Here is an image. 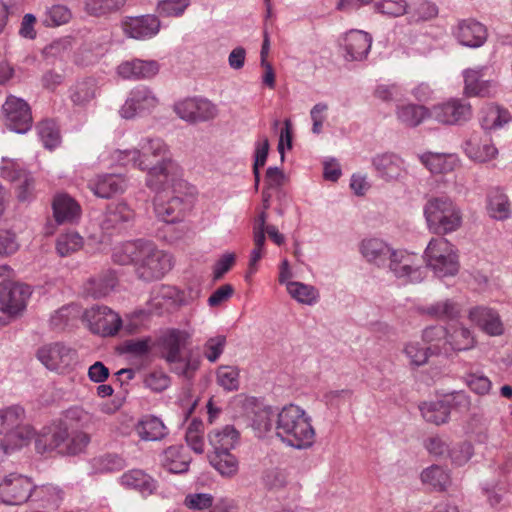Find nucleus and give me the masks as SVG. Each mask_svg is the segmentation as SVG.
<instances>
[{
    "label": "nucleus",
    "mask_w": 512,
    "mask_h": 512,
    "mask_svg": "<svg viewBox=\"0 0 512 512\" xmlns=\"http://www.w3.org/2000/svg\"><path fill=\"white\" fill-rule=\"evenodd\" d=\"M139 149L119 151L118 160L123 165L133 163L147 170L146 186L153 191L164 190L178 176L179 166L170 159L167 145L161 138H142Z\"/></svg>",
    "instance_id": "nucleus-1"
},
{
    "label": "nucleus",
    "mask_w": 512,
    "mask_h": 512,
    "mask_svg": "<svg viewBox=\"0 0 512 512\" xmlns=\"http://www.w3.org/2000/svg\"><path fill=\"white\" fill-rule=\"evenodd\" d=\"M113 259L120 265L132 264L137 277L151 282L161 279L172 267L171 256L150 241L137 240L116 247Z\"/></svg>",
    "instance_id": "nucleus-2"
},
{
    "label": "nucleus",
    "mask_w": 512,
    "mask_h": 512,
    "mask_svg": "<svg viewBox=\"0 0 512 512\" xmlns=\"http://www.w3.org/2000/svg\"><path fill=\"white\" fill-rule=\"evenodd\" d=\"M275 434L283 443L296 449H307L315 441L311 418L305 410L293 404L277 412Z\"/></svg>",
    "instance_id": "nucleus-3"
},
{
    "label": "nucleus",
    "mask_w": 512,
    "mask_h": 512,
    "mask_svg": "<svg viewBox=\"0 0 512 512\" xmlns=\"http://www.w3.org/2000/svg\"><path fill=\"white\" fill-rule=\"evenodd\" d=\"M188 339L189 334L186 331L169 329L158 339V345L161 348V357L170 366V371L190 381L200 368L201 359L192 351L182 353Z\"/></svg>",
    "instance_id": "nucleus-4"
},
{
    "label": "nucleus",
    "mask_w": 512,
    "mask_h": 512,
    "mask_svg": "<svg viewBox=\"0 0 512 512\" xmlns=\"http://www.w3.org/2000/svg\"><path fill=\"white\" fill-rule=\"evenodd\" d=\"M89 442L88 434L69 433L67 422L60 420L43 429L35 441V447L39 453L56 450L59 454L75 455L82 452Z\"/></svg>",
    "instance_id": "nucleus-5"
},
{
    "label": "nucleus",
    "mask_w": 512,
    "mask_h": 512,
    "mask_svg": "<svg viewBox=\"0 0 512 512\" xmlns=\"http://www.w3.org/2000/svg\"><path fill=\"white\" fill-rule=\"evenodd\" d=\"M172 185L171 191H166L165 195L156 191L157 195L154 198V212L156 217L168 224H173L181 221L186 212L193 206V192L188 191V184L182 180L170 181Z\"/></svg>",
    "instance_id": "nucleus-6"
},
{
    "label": "nucleus",
    "mask_w": 512,
    "mask_h": 512,
    "mask_svg": "<svg viewBox=\"0 0 512 512\" xmlns=\"http://www.w3.org/2000/svg\"><path fill=\"white\" fill-rule=\"evenodd\" d=\"M430 231L444 235L457 230L462 223L460 208L447 196L432 197L424 206Z\"/></svg>",
    "instance_id": "nucleus-7"
},
{
    "label": "nucleus",
    "mask_w": 512,
    "mask_h": 512,
    "mask_svg": "<svg viewBox=\"0 0 512 512\" xmlns=\"http://www.w3.org/2000/svg\"><path fill=\"white\" fill-rule=\"evenodd\" d=\"M425 259L437 277L454 276L459 270L454 246L445 238H433L426 250Z\"/></svg>",
    "instance_id": "nucleus-8"
},
{
    "label": "nucleus",
    "mask_w": 512,
    "mask_h": 512,
    "mask_svg": "<svg viewBox=\"0 0 512 512\" xmlns=\"http://www.w3.org/2000/svg\"><path fill=\"white\" fill-rule=\"evenodd\" d=\"M89 330L101 336H114L122 326L121 317L107 306L94 305L82 313Z\"/></svg>",
    "instance_id": "nucleus-9"
},
{
    "label": "nucleus",
    "mask_w": 512,
    "mask_h": 512,
    "mask_svg": "<svg viewBox=\"0 0 512 512\" xmlns=\"http://www.w3.org/2000/svg\"><path fill=\"white\" fill-rule=\"evenodd\" d=\"M35 489L30 478L11 473L0 483V499L8 505H21L29 500Z\"/></svg>",
    "instance_id": "nucleus-10"
},
{
    "label": "nucleus",
    "mask_w": 512,
    "mask_h": 512,
    "mask_svg": "<svg viewBox=\"0 0 512 512\" xmlns=\"http://www.w3.org/2000/svg\"><path fill=\"white\" fill-rule=\"evenodd\" d=\"M24 418L25 411L19 405L0 410V434H6L8 441L14 436L18 437L16 443H21L22 446L34 435V430L30 426H21Z\"/></svg>",
    "instance_id": "nucleus-11"
},
{
    "label": "nucleus",
    "mask_w": 512,
    "mask_h": 512,
    "mask_svg": "<svg viewBox=\"0 0 512 512\" xmlns=\"http://www.w3.org/2000/svg\"><path fill=\"white\" fill-rule=\"evenodd\" d=\"M158 105V98L147 86H137L129 93L119 113L122 118L132 119L151 113Z\"/></svg>",
    "instance_id": "nucleus-12"
},
{
    "label": "nucleus",
    "mask_w": 512,
    "mask_h": 512,
    "mask_svg": "<svg viewBox=\"0 0 512 512\" xmlns=\"http://www.w3.org/2000/svg\"><path fill=\"white\" fill-rule=\"evenodd\" d=\"M6 126L19 134H24L32 127V114L26 101L15 96L7 97L2 106Z\"/></svg>",
    "instance_id": "nucleus-13"
},
{
    "label": "nucleus",
    "mask_w": 512,
    "mask_h": 512,
    "mask_svg": "<svg viewBox=\"0 0 512 512\" xmlns=\"http://www.w3.org/2000/svg\"><path fill=\"white\" fill-rule=\"evenodd\" d=\"M472 116V108L464 99H450L435 105L430 110V117L445 125H461Z\"/></svg>",
    "instance_id": "nucleus-14"
},
{
    "label": "nucleus",
    "mask_w": 512,
    "mask_h": 512,
    "mask_svg": "<svg viewBox=\"0 0 512 512\" xmlns=\"http://www.w3.org/2000/svg\"><path fill=\"white\" fill-rule=\"evenodd\" d=\"M386 267L405 283H420L426 277V269L416 265L413 256L405 251L394 250Z\"/></svg>",
    "instance_id": "nucleus-15"
},
{
    "label": "nucleus",
    "mask_w": 512,
    "mask_h": 512,
    "mask_svg": "<svg viewBox=\"0 0 512 512\" xmlns=\"http://www.w3.org/2000/svg\"><path fill=\"white\" fill-rule=\"evenodd\" d=\"M174 111L181 119L191 123L209 121L218 114L216 105L202 98L179 101L174 105Z\"/></svg>",
    "instance_id": "nucleus-16"
},
{
    "label": "nucleus",
    "mask_w": 512,
    "mask_h": 512,
    "mask_svg": "<svg viewBox=\"0 0 512 512\" xmlns=\"http://www.w3.org/2000/svg\"><path fill=\"white\" fill-rule=\"evenodd\" d=\"M37 357L49 370L63 372L76 362L77 353L69 346L56 342L40 348Z\"/></svg>",
    "instance_id": "nucleus-17"
},
{
    "label": "nucleus",
    "mask_w": 512,
    "mask_h": 512,
    "mask_svg": "<svg viewBox=\"0 0 512 512\" xmlns=\"http://www.w3.org/2000/svg\"><path fill=\"white\" fill-rule=\"evenodd\" d=\"M1 176L16 184L17 199L20 202L30 201L34 195L35 181L31 173L10 161L1 168Z\"/></svg>",
    "instance_id": "nucleus-18"
},
{
    "label": "nucleus",
    "mask_w": 512,
    "mask_h": 512,
    "mask_svg": "<svg viewBox=\"0 0 512 512\" xmlns=\"http://www.w3.org/2000/svg\"><path fill=\"white\" fill-rule=\"evenodd\" d=\"M31 287L22 283H8L0 290L1 310L10 315H15L26 307V302L31 296Z\"/></svg>",
    "instance_id": "nucleus-19"
},
{
    "label": "nucleus",
    "mask_w": 512,
    "mask_h": 512,
    "mask_svg": "<svg viewBox=\"0 0 512 512\" xmlns=\"http://www.w3.org/2000/svg\"><path fill=\"white\" fill-rule=\"evenodd\" d=\"M345 59L348 61H361L365 59L371 49L372 37L361 30H350L345 34L342 42Z\"/></svg>",
    "instance_id": "nucleus-20"
},
{
    "label": "nucleus",
    "mask_w": 512,
    "mask_h": 512,
    "mask_svg": "<svg viewBox=\"0 0 512 512\" xmlns=\"http://www.w3.org/2000/svg\"><path fill=\"white\" fill-rule=\"evenodd\" d=\"M489 68L479 66L475 69H467L464 71V93L467 96L489 97L492 90L496 87L493 80L483 79L488 73Z\"/></svg>",
    "instance_id": "nucleus-21"
},
{
    "label": "nucleus",
    "mask_w": 512,
    "mask_h": 512,
    "mask_svg": "<svg viewBox=\"0 0 512 512\" xmlns=\"http://www.w3.org/2000/svg\"><path fill=\"white\" fill-rule=\"evenodd\" d=\"M159 72V64L155 60L133 59L122 62L117 67L118 75L125 80L150 79Z\"/></svg>",
    "instance_id": "nucleus-22"
},
{
    "label": "nucleus",
    "mask_w": 512,
    "mask_h": 512,
    "mask_svg": "<svg viewBox=\"0 0 512 512\" xmlns=\"http://www.w3.org/2000/svg\"><path fill=\"white\" fill-rule=\"evenodd\" d=\"M127 36L134 39H146L155 36L160 29V20L155 15L131 17L123 23Z\"/></svg>",
    "instance_id": "nucleus-23"
},
{
    "label": "nucleus",
    "mask_w": 512,
    "mask_h": 512,
    "mask_svg": "<svg viewBox=\"0 0 512 512\" xmlns=\"http://www.w3.org/2000/svg\"><path fill=\"white\" fill-rule=\"evenodd\" d=\"M372 165L376 175L384 181L398 180L404 169V161L394 153L378 154L372 159Z\"/></svg>",
    "instance_id": "nucleus-24"
},
{
    "label": "nucleus",
    "mask_w": 512,
    "mask_h": 512,
    "mask_svg": "<svg viewBox=\"0 0 512 512\" xmlns=\"http://www.w3.org/2000/svg\"><path fill=\"white\" fill-rule=\"evenodd\" d=\"M454 34L460 44L471 48L482 46L487 39L486 27L472 19L460 21Z\"/></svg>",
    "instance_id": "nucleus-25"
},
{
    "label": "nucleus",
    "mask_w": 512,
    "mask_h": 512,
    "mask_svg": "<svg viewBox=\"0 0 512 512\" xmlns=\"http://www.w3.org/2000/svg\"><path fill=\"white\" fill-rule=\"evenodd\" d=\"M444 346L437 352L443 356H450L452 352L469 350L474 347L475 340L470 330L466 327L453 325L447 328V337Z\"/></svg>",
    "instance_id": "nucleus-26"
},
{
    "label": "nucleus",
    "mask_w": 512,
    "mask_h": 512,
    "mask_svg": "<svg viewBox=\"0 0 512 512\" xmlns=\"http://www.w3.org/2000/svg\"><path fill=\"white\" fill-rule=\"evenodd\" d=\"M394 249L379 238L363 239L360 244V252L367 262L377 267H386Z\"/></svg>",
    "instance_id": "nucleus-27"
},
{
    "label": "nucleus",
    "mask_w": 512,
    "mask_h": 512,
    "mask_svg": "<svg viewBox=\"0 0 512 512\" xmlns=\"http://www.w3.org/2000/svg\"><path fill=\"white\" fill-rule=\"evenodd\" d=\"M133 209L125 202L113 203L107 207L102 228L104 230L119 229L134 220Z\"/></svg>",
    "instance_id": "nucleus-28"
},
{
    "label": "nucleus",
    "mask_w": 512,
    "mask_h": 512,
    "mask_svg": "<svg viewBox=\"0 0 512 512\" xmlns=\"http://www.w3.org/2000/svg\"><path fill=\"white\" fill-rule=\"evenodd\" d=\"M120 482L124 487L134 489L143 496L152 495L157 489V482L140 469H132L124 473L120 478Z\"/></svg>",
    "instance_id": "nucleus-29"
},
{
    "label": "nucleus",
    "mask_w": 512,
    "mask_h": 512,
    "mask_svg": "<svg viewBox=\"0 0 512 512\" xmlns=\"http://www.w3.org/2000/svg\"><path fill=\"white\" fill-rule=\"evenodd\" d=\"M53 215L58 224L72 223L80 216V206L66 194L57 195L52 204Z\"/></svg>",
    "instance_id": "nucleus-30"
},
{
    "label": "nucleus",
    "mask_w": 512,
    "mask_h": 512,
    "mask_svg": "<svg viewBox=\"0 0 512 512\" xmlns=\"http://www.w3.org/2000/svg\"><path fill=\"white\" fill-rule=\"evenodd\" d=\"M89 187L97 197L108 199L123 192L126 183L120 175L106 174L98 176L94 182L89 184Z\"/></svg>",
    "instance_id": "nucleus-31"
},
{
    "label": "nucleus",
    "mask_w": 512,
    "mask_h": 512,
    "mask_svg": "<svg viewBox=\"0 0 512 512\" xmlns=\"http://www.w3.org/2000/svg\"><path fill=\"white\" fill-rule=\"evenodd\" d=\"M465 154L472 160L487 162L497 155V149L489 139L481 140L477 135H472L464 143Z\"/></svg>",
    "instance_id": "nucleus-32"
},
{
    "label": "nucleus",
    "mask_w": 512,
    "mask_h": 512,
    "mask_svg": "<svg viewBox=\"0 0 512 512\" xmlns=\"http://www.w3.org/2000/svg\"><path fill=\"white\" fill-rule=\"evenodd\" d=\"M480 123L484 130H495L507 124L511 115L509 111L494 103L485 105L480 112Z\"/></svg>",
    "instance_id": "nucleus-33"
},
{
    "label": "nucleus",
    "mask_w": 512,
    "mask_h": 512,
    "mask_svg": "<svg viewBox=\"0 0 512 512\" xmlns=\"http://www.w3.org/2000/svg\"><path fill=\"white\" fill-rule=\"evenodd\" d=\"M117 277L114 272L106 271L97 277L87 281L84 286V292L93 298H102L107 296L116 286Z\"/></svg>",
    "instance_id": "nucleus-34"
},
{
    "label": "nucleus",
    "mask_w": 512,
    "mask_h": 512,
    "mask_svg": "<svg viewBox=\"0 0 512 512\" xmlns=\"http://www.w3.org/2000/svg\"><path fill=\"white\" fill-rule=\"evenodd\" d=\"M420 161L434 174L450 172L457 165L456 156L449 153L426 152L420 156Z\"/></svg>",
    "instance_id": "nucleus-35"
},
{
    "label": "nucleus",
    "mask_w": 512,
    "mask_h": 512,
    "mask_svg": "<svg viewBox=\"0 0 512 512\" xmlns=\"http://www.w3.org/2000/svg\"><path fill=\"white\" fill-rule=\"evenodd\" d=\"M419 409L424 420L435 425L446 423L450 417V404L444 400L423 402Z\"/></svg>",
    "instance_id": "nucleus-36"
},
{
    "label": "nucleus",
    "mask_w": 512,
    "mask_h": 512,
    "mask_svg": "<svg viewBox=\"0 0 512 512\" xmlns=\"http://www.w3.org/2000/svg\"><path fill=\"white\" fill-rule=\"evenodd\" d=\"M208 439L213 452L230 451L238 442L239 432L233 426L227 425L222 430L210 432Z\"/></svg>",
    "instance_id": "nucleus-37"
},
{
    "label": "nucleus",
    "mask_w": 512,
    "mask_h": 512,
    "mask_svg": "<svg viewBox=\"0 0 512 512\" xmlns=\"http://www.w3.org/2000/svg\"><path fill=\"white\" fill-rule=\"evenodd\" d=\"M182 446H170L163 454V466L171 473L181 474L188 471L190 457L183 453Z\"/></svg>",
    "instance_id": "nucleus-38"
},
{
    "label": "nucleus",
    "mask_w": 512,
    "mask_h": 512,
    "mask_svg": "<svg viewBox=\"0 0 512 512\" xmlns=\"http://www.w3.org/2000/svg\"><path fill=\"white\" fill-rule=\"evenodd\" d=\"M277 412L270 406L258 407L253 412L251 426L256 435L261 438L268 432L274 430L276 425Z\"/></svg>",
    "instance_id": "nucleus-39"
},
{
    "label": "nucleus",
    "mask_w": 512,
    "mask_h": 512,
    "mask_svg": "<svg viewBox=\"0 0 512 512\" xmlns=\"http://www.w3.org/2000/svg\"><path fill=\"white\" fill-rule=\"evenodd\" d=\"M139 437L145 441H157L165 437L167 434L166 427L155 416L144 417L136 426Z\"/></svg>",
    "instance_id": "nucleus-40"
},
{
    "label": "nucleus",
    "mask_w": 512,
    "mask_h": 512,
    "mask_svg": "<svg viewBox=\"0 0 512 512\" xmlns=\"http://www.w3.org/2000/svg\"><path fill=\"white\" fill-rule=\"evenodd\" d=\"M397 119L407 127H416L430 117V110L423 105L407 104L397 107Z\"/></svg>",
    "instance_id": "nucleus-41"
},
{
    "label": "nucleus",
    "mask_w": 512,
    "mask_h": 512,
    "mask_svg": "<svg viewBox=\"0 0 512 512\" xmlns=\"http://www.w3.org/2000/svg\"><path fill=\"white\" fill-rule=\"evenodd\" d=\"M209 463L225 477L234 476L239 469L237 458L230 452H211L208 454Z\"/></svg>",
    "instance_id": "nucleus-42"
},
{
    "label": "nucleus",
    "mask_w": 512,
    "mask_h": 512,
    "mask_svg": "<svg viewBox=\"0 0 512 512\" xmlns=\"http://www.w3.org/2000/svg\"><path fill=\"white\" fill-rule=\"evenodd\" d=\"M471 315L477 319L479 325L489 335L496 336L502 334V322L494 310L481 307L473 311Z\"/></svg>",
    "instance_id": "nucleus-43"
},
{
    "label": "nucleus",
    "mask_w": 512,
    "mask_h": 512,
    "mask_svg": "<svg viewBox=\"0 0 512 512\" xmlns=\"http://www.w3.org/2000/svg\"><path fill=\"white\" fill-rule=\"evenodd\" d=\"M488 208L491 216L497 220L507 219L510 215L508 197L499 188L488 193Z\"/></svg>",
    "instance_id": "nucleus-44"
},
{
    "label": "nucleus",
    "mask_w": 512,
    "mask_h": 512,
    "mask_svg": "<svg viewBox=\"0 0 512 512\" xmlns=\"http://www.w3.org/2000/svg\"><path fill=\"white\" fill-rule=\"evenodd\" d=\"M96 83L93 79L77 82L70 90V98L75 105L83 106L94 99Z\"/></svg>",
    "instance_id": "nucleus-45"
},
{
    "label": "nucleus",
    "mask_w": 512,
    "mask_h": 512,
    "mask_svg": "<svg viewBox=\"0 0 512 512\" xmlns=\"http://www.w3.org/2000/svg\"><path fill=\"white\" fill-rule=\"evenodd\" d=\"M72 19V11L62 4H54L45 11L42 23L45 27H58L67 24Z\"/></svg>",
    "instance_id": "nucleus-46"
},
{
    "label": "nucleus",
    "mask_w": 512,
    "mask_h": 512,
    "mask_svg": "<svg viewBox=\"0 0 512 512\" xmlns=\"http://www.w3.org/2000/svg\"><path fill=\"white\" fill-rule=\"evenodd\" d=\"M420 310L423 314L440 320L452 319L458 314L456 304L449 299L422 307Z\"/></svg>",
    "instance_id": "nucleus-47"
},
{
    "label": "nucleus",
    "mask_w": 512,
    "mask_h": 512,
    "mask_svg": "<svg viewBox=\"0 0 512 512\" xmlns=\"http://www.w3.org/2000/svg\"><path fill=\"white\" fill-rule=\"evenodd\" d=\"M82 317L81 308L78 304L65 305L54 312L50 318V324L54 329H63L70 321Z\"/></svg>",
    "instance_id": "nucleus-48"
},
{
    "label": "nucleus",
    "mask_w": 512,
    "mask_h": 512,
    "mask_svg": "<svg viewBox=\"0 0 512 512\" xmlns=\"http://www.w3.org/2000/svg\"><path fill=\"white\" fill-rule=\"evenodd\" d=\"M216 382L226 391L239 389V369L235 366L221 365L216 371Z\"/></svg>",
    "instance_id": "nucleus-49"
},
{
    "label": "nucleus",
    "mask_w": 512,
    "mask_h": 512,
    "mask_svg": "<svg viewBox=\"0 0 512 512\" xmlns=\"http://www.w3.org/2000/svg\"><path fill=\"white\" fill-rule=\"evenodd\" d=\"M126 0H86L85 11L93 16H102L120 10Z\"/></svg>",
    "instance_id": "nucleus-50"
},
{
    "label": "nucleus",
    "mask_w": 512,
    "mask_h": 512,
    "mask_svg": "<svg viewBox=\"0 0 512 512\" xmlns=\"http://www.w3.org/2000/svg\"><path fill=\"white\" fill-rule=\"evenodd\" d=\"M287 290L294 299L303 304L312 305L318 298V292L313 286L301 282H287Z\"/></svg>",
    "instance_id": "nucleus-51"
},
{
    "label": "nucleus",
    "mask_w": 512,
    "mask_h": 512,
    "mask_svg": "<svg viewBox=\"0 0 512 512\" xmlns=\"http://www.w3.org/2000/svg\"><path fill=\"white\" fill-rule=\"evenodd\" d=\"M40 140L47 149H53L60 143V133L57 125L52 120L41 121L37 125Z\"/></svg>",
    "instance_id": "nucleus-52"
},
{
    "label": "nucleus",
    "mask_w": 512,
    "mask_h": 512,
    "mask_svg": "<svg viewBox=\"0 0 512 512\" xmlns=\"http://www.w3.org/2000/svg\"><path fill=\"white\" fill-rule=\"evenodd\" d=\"M447 337V328L443 326H430L423 330L422 339L425 343L429 344L428 348L431 350V354L441 355L437 351L442 349L444 341Z\"/></svg>",
    "instance_id": "nucleus-53"
},
{
    "label": "nucleus",
    "mask_w": 512,
    "mask_h": 512,
    "mask_svg": "<svg viewBox=\"0 0 512 512\" xmlns=\"http://www.w3.org/2000/svg\"><path fill=\"white\" fill-rule=\"evenodd\" d=\"M83 245V239L77 232H68L59 235L56 241V250L61 257H66L78 251Z\"/></svg>",
    "instance_id": "nucleus-54"
},
{
    "label": "nucleus",
    "mask_w": 512,
    "mask_h": 512,
    "mask_svg": "<svg viewBox=\"0 0 512 512\" xmlns=\"http://www.w3.org/2000/svg\"><path fill=\"white\" fill-rule=\"evenodd\" d=\"M464 381L469 389L478 395H487L492 388L491 380L482 371L467 372Z\"/></svg>",
    "instance_id": "nucleus-55"
},
{
    "label": "nucleus",
    "mask_w": 512,
    "mask_h": 512,
    "mask_svg": "<svg viewBox=\"0 0 512 512\" xmlns=\"http://www.w3.org/2000/svg\"><path fill=\"white\" fill-rule=\"evenodd\" d=\"M421 480L435 489L444 490L449 482V475L442 467L433 465L422 471Z\"/></svg>",
    "instance_id": "nucleus-56"
},
{
    "label": "nucleus",
    "mask_w": 512,
    "mask_h": 512,
    "mask_svg": "<svg viewBox=\"0 0 512 512\" xmlns=\"http://www.w3.org/2000/svg\"><path fill=\"white\" fill-rule=\"evenodd\" d=\"M404 353L409 359L410 365L419 367L427 363L432 355L428 347H423L419 342H410L405 345Z\"/></svg>",
    "instance_id": "nucleus-57"
},
{
    "label": "nucleus",
    "mask_w": 512,
    "mask_h": 512,
    "mask_svg": "<svg viewBox=\"0 0 512 512\" xmlns=\"http://www.w3.org/2000/svg\"><path fill=\"white\" fill-rule=\"evenodd\" d=\"M191 0H160L157 12L162 17H180L189 7Z\"/></svg>",
    "instance_id": "nucleus-58"
},
{
    "label": "nucleus",
    "mask_w": 512,
    "mask_h": 512,
    "mask_svg": "<svg viewBox=\"0 0 512 512\" xmlns=\"http://www.w3.org/2000/svg\"><path fill=\"white\" fill-rule=\"evenodd\" d=\"M375 11L390 16L399 17L407 12L406 0H374Z\"/></svg>",
    "instance_id": "nucleus-59"
},
{
    "label": "nucleus",
    "mask_w": 512,
    "mask_h": 512,
    "mask_svg": "<svg viewBox=\"0 0 512 512\" xmlns=\"http://www.w3.org/2000/svg\"><path fill=\"white\" fill-rule=\"evenodd\" d=\"M150 342L151 339L149 337L125 340L120 346V352L134 357H144L151 352Z\"/></svg>",
    "instance_id": "nucleus-60"
},
{
    "label": "nucleus",
    "mask_w": 512,
    "mask_h": 512,
    "mask_svg": "<svg viewBox=\"0 0 512 512\" xmlns=\"http://www.w3.org/2000/svg\"><path fill=\"white\" fill-rule=\"evenodd\" d=\"M171 384L170 376L162 370H154L146 374L144 385L155 393L165 391Z\"/></svg>",
    "instance_id": "nucleus-61"
},
{
    "label": "nucleus",
    "mask_w": 512,
    "mask_h": 512,
    "mask_svg": "<svg viewBox=\"0 0 512 512\" xmlns=\"http://www.w3.org/2000/svg\"><path fill=\"white\" fill-rule=\"evenodd\" d=\"M71 49V40L69 38H59L43 49V55L46 58L62 60L69 56Z\"/></svg>",
    "instance_id": "nucleus-62"
},
{
    "label": "nucleus",
    "mask_w": 512,
    "mask_h": 512,
    "mask_svg": "<svg viewBox=\"0 0 512 512\" xmlns=\"http://www.w3.org/2000/svg\"><path fill=\"white\" fill-rule=\"evenodd\" d=\"M225 345L226 336L224 335L209 338L204 344V356L209 362H216L222 355Z\"/></svg>",
    "instance_id": "nucleus-63"
},
{
    "label": "nucleus",
    "mask_w": 512,
    "mask_h": 512,
    "mask_svg": "<svg viewBox=\"0 0 512 512\" xmlns=\"http://www.w3.org/2000/svg\"><path fill=\"white\" fill-rule=\"evenodd\" d=\"M94 465L100 472H114L125 467V460L116 454H106L95 458Z\"/></svg>",
    "instance_id": "nucleus-64"
}]
</instances>
